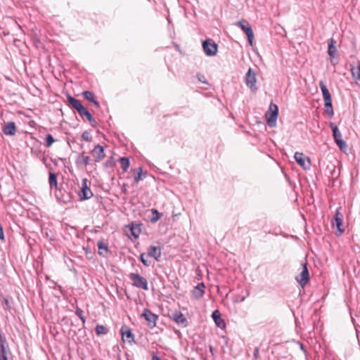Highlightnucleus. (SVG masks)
<instances>
[{
    "instance_id": "aec40b11",
    "label": "nucleus",
    "mask_w": 360,
    "mask_h": 360,
    "mask_svg": "<svg viewBox=\"0 0 360 360\" xmlns=\"http://www.w3.org/2000/svg\"><path fill=\"white\" fill-rule=\"evenodd\" d=\"M319 86L322 92L323 98L324 101H331V95L329 92L326 85L323 81L319 82Z\"/></svg>"
},
{
    "instance_id": "c85d7f7f",
    "label": "nucleus",
    "mask_w": 360,
    "mask_h": 360,
    "mask_svg": "<svg viewBox=\"0 0 360 360\" xmlns=\"http://www.w3.org/2000/svg\"><path fill=\"white\" fill-rule=\"evenodd\" d=\"M120 162L121 164V167L123 169V172H127L130 165L129 159L126 157H122L120 158Z\"/></svg>"
},
{
    "instance_id": "4be33fe9",
    "label": "nucleus",
    "mask_w": 360,
    "mask_h": 360,
    "mask_svg": "<svg viewBox=\"0 0 360 360\" xmlns=\"http://www.w3.org/2000/svg\"><path fill=\"white\" fill-rule=\"evenodd\" d=\"M335 43H336L335 41L333 38H330L328 40V55L330 56V57L331 58H335V53L337 52V49H336V46H335Z\"/></svg>"
},
{
    "instance_id": "39448f33",
    "label": "nucleus",
    "mask_w": 360,
    "mask_h": 360,
    "mask_svg": "<svg viewBox=\"0 0 360 360\" xmlns=\"http://www.w3.org/2000/svg\"><path fill=\"white\" fill-rule=\"evenodd\" d=\"M256 72L253 71L252 68H249L245 77L247 86L249 87L253 92L257 90V86H256Z\"/></svg>"
},
{
    "instance_id": "4c0bfd02",
    "label": "nucleus",
    "mask_w": 360,
    "mask_h": 360,
    "mask_svg": "<svg viewBox=\"0 0 360 360\" xmlns=\"http://www.w3.org/2000/svg\"><path fill=\"white\" fill-rule=\"evenodd\" d=\"M146 254L141 253L140 255V260L143 263V264L146 266H149L150 265V262L148 261L145 259Z\"/></svg>"
},
{
    "instance_id": "6e6552de",
    "label": "nucleus",
    "mask_w": 360,
    "mask_h": 360,
    "mask_svg": "<svg viewBox=\"0 0 360 360\" xmlns=\"http://www.w3.org/2000/svg\"><path fill=\"white\" fill-rule=\"evenodd\" d=\"M331 223L333 227L335 226L337 228L338 230L336 234L338 236L341 235L345 231V229L342 228L343 215L338 210L336 211Z\"/></svg>"
},
{
    "instance_id": "7c9ffc66",
    "label": "nucleus",
    "mask_w": 360,
    "mask_h": 360,
    "mask_svg": "<svg viewBox=\"0 0 360 360\" xmlns=\"http://www.w3.org/2000/svg\"><path fill=\"white\" fill-rule=\"evenodd\" d=\"M130 231L133 236H134L135 238H137L141 233V228L139 224L134 225L131 224L130 227Z\"/></svg>"
},
{
    "instance_id": "a211bd4d",
    "label": "nucleus",
    "mask_w": 360,
    "mask_h": 360,
    "mask_svg": "<svg viewBox=\"0 0 360 360\" xmlns=\"http://www.w3.org/2000/svg\"><path fill=\"white\" fill-rule=\"evenodd\" d=\"M3 132L6 135L13 136L16 132V127L15 124L13 122H7L4 128H3Z\"/></svg>"
},
{
    "instance_id": "f3484780",
    "label": "nucleus",
    "mask_w": 360,
    "mask_h": 360,
    "mask_svg": "<svg viewBox=\"0 0 360 360\" xmlns=\"http://www.w3.org/2000/svg\"><path fill=\"white\" fill-rule=\"evenodd\" d=\"M148 256L153 257L155 260L159 261L161 257V248L158 246H150L148 249Z\"/></svg>"
},
{
    "instance_id": "7ed1b4c3",
    "label": "nucleus",
    "mask_w": 360,
    "mask_h": 360,
    "mask_svg": "<svg viewBox=\"0 0 360 360\" xmlns=\"http://www.w3.org/2000/svg\"><path fill=\"white\" fill-rule=\"evenodd\" d=\"M278 114V108L276 104L271 103L269 110L266 112V122L270 127L276 125V120Z\"/></svg>"
},
{
    "instance_id": "a18cd8bd",
    "label": "nucleus",
    "mask_w": 360,
    "mask_h": 360,
    "mask_svg": "<svg viewBox=\"0 0 360 360\" xmlns=\"http://www.w3.org/2000/svg\"><path fill=\"white\" fill-rule=\"evenodd\" d=\"M151 360H161V359H160V358L158 356H157L155 354H153V356H152Z\"/></svg>"
},
{
    "instance_id": "f8f14e48",
    "label": "nucleus",
    "mask_w": 360,
    "mask_h": 360,
    "mask_svg": "<svg viewBox=\"0 0 360 360\" xmlns=\"http://www.w3.org/2000/svg\"><path fill=\"white\" fill-rule=\"evenodd\" d=\"M122 340L129 343L134 342V335L131 330L127 326H123L120 329Z\"/></svg>"
},
{
    "instance_id": "5701e85b",
    "label": "nucleus",
    "mask_w": 360,
    "mask_h": 360,
    "mask_svg": "<svg viewBox=\"0 0 360 360\" xmlns=\"http://www.w3.org/2000/svg\"><path fill=\"white\" fill-rule=\"evenodd\" d=\"M97 246L98 248V254L101 256L106 257L108 252V245L103 241H98Z\"/></svg>"
},
{
    "instance_id": "b1692460",
    "label": "nucleus",
    "mask_w": 360,
    "mask_h": 360,
    "mask_svg": "<svg viewBox=\"0 0 360 360\" xmlns=\"http://www.w3.org/2000/svg\"><path fill=\"white\" fill-rule=\"evenodd\" d=\"M324 112L330 118L333 117L334 111L332 105V100L324 101Z\"/></svg>"
},
{
    "instance_id": "cd10ccee",
    "label": "nucleus",
    "mask_w": 360,
    "mask_h": 360,
    "mask_svg": "<svg viewBox=\"0 0 360 360\" xmlns=\"http://www.w3.org/2000/svg\"><path fill=\"white\" fill-rule=\"evenodd\" d=\"M90 158L87 155L82 154L78 156L77 159V163L79 165H87L89 164Z\"/></svg>"
},
{
    "instance_id": "c9c22d12",
    "label": "nucleus",
    "mask_w": 360,
    "mask_h": 360,
    "mask_svg": "<svg viewBox=\"0 0 360 360\" xmlns=\"http://www.w3.org/2000/svg\"><path fill=\"white\" fill-rule=\"evenodd\" d=\"M45 141H46L45 145L46 147H50L52 145V143L55 141V140L51 134H47L46 136Z\"/></svg>"
},
{
    "instance_id": "393cba45",
    "label": "nucleus",
    "mask_w": 360,
    "mask_h": 360,
    "mask_svg": "<svg viewBox=\"0 0 360 360\" xmlns=\"http://www.w3.org/2000/svg\"><path fill=\"white\" fill-rule=\"evenodd\" d=\"M131 172H133L135 174L134 181L136 183H138L146 176V174L143 175L142 167L131 169Z\"/></svg>"
},
{
    "instance_id": "a878e982",
    "label": "nucleus",
    "mask_w": 360,
    "mask_h": 360,
    "mask_svg": "<svg viewBox=\"0 0 360 360\" xmlns=\"http://www.w3.org/2000/svg\"><path fill=\"white\" fill-rule=\"evenodd\" d=\"M65 191L59 188L56 192V198L58 202H63L65 204L67 202V200L65 199Z\"/></svg>"
},
{
    "instance_id": "f704fd0d",
    "label": "nucleus",
    "mask_w": 360,
    "mask_h": 360,
    "mask_svg": "<svg viewBox=\"0 0 360 360\" xmlns=\"http://www.w3.org/2000/svg\"><path fill=\"white\" fill-rule=\"evenodd\" d=\"M84 98L90 102H93L95 100L94 94L89 91H86L83 93Z\"/></svg>"
},
{
    "instance_id": "2eb2a0df",
    "label": "nucleus",
    "mask_w": 360,
    "mask_h": 360,
    "mask_svg": "<svg viewBox=\"0 0 360 360\" xmlns=\"http://www.w3.org/2000/svg\"><path fill=\"white\" fill-rule=\"evenodd\" d=\"M96 162H100L105 157L104 148L101 145H96L91 151Z\"/></svg>"
},
{
    "instance_id": "2f4dec72",
    "label": "nucleus",
    "mask_w": 360,
    "mask_h": 360,
    "mask_svg": "<svg viewBox=\"0 0 360 360\" xmlns=\"http://www.w3.org/2000/svg\"><path fill=\"white\" fill-rule=\"evenodd\" d=\"M49 181L50 184V187L52 189L53 187L57 188V176L55 173L50 172Z\"/></svg>"
},
{
    "instance_id": "423d86ee",
    "label": "nucleus",
    "mask_w": 360,
    "mask_h": 360,
    "mask_svg": "<svg viewBox=\"0 0 360 360\" xmlns=\"http://www.w3.org/2000/svg\"><path fill=\"white\" fill-rule=\"evenodd\" d=\"M237 25L245 33L249 44L252 45L254 39V33L249 22L245 20H242L237 22Z\"/></svg>"
},
{
    "instance_id": "f257e3e1",
    "label": "nucleus",
    "mask_w": 360,
    "mask_h": 360,
    "mask_svg": "<svg viewBox=\"0 0 360 360\" xmlns=\"http://www.w3.org/2000/svg\"><path fill=\"white\" fill-rule=\"evenodd\" d=\"M69 104L78 112L82 117H85L93 127L96 126V122L95 119L92 117L90 112L82 104L80 101L69 96Z\"/></svg>"
},
{
    "instance_id": "dca6fc26",
    "label": "nucleus",
    "mask_w": 360,
    "mask_h": 360,
    "mask_svg": "<svg viewBox=\"0 0 360 360\" xmlns=\"http://www.w3.org/2000/svg\"><path fill=\"white\" fill-rule=\"evenodd\" d=\"M205 285L204 283H198L193 290L192 295L196 299H200L205 293Z\"/></svg>"
},
{
    "instance_id": "bb28decb",
    "label": "nucleus",
    "mask_w": 360,
    "mask_h": 360,
    "mask_svg": "<svg viewBox=\"0 0 360 360\" xmlns=\"http://www.w3.org/2000/svg\"><path fill=\"white\" fill-rule=\"evenodd\" d=\"M150 212L151 215L150 216V221L152 223L157 222L162 216V214L159 212L156 209H152Z\"/></svg>"
},
{
    "instance_id": "1a4fd4ad",
    "label": "nucleus",
    "mask_w": 360,
    "mask_h": 360,
    "mask_svg": "<svg viewBox=\"0 0 360 360\" xmlns=\"http://www.w3.org/2000/svg\"><path fill=\"white\" fill-rule=\"evenodd\" d=\"M295 280L302 288L309 282V274L307 264H302V270L299 275L296 276Z\"/></svg>"
},
{
    "instance_id": "a19ab883",
    "label": "nucleus",
    "mask_w": 360,
    "mask_h": 360,
    "mask_svg": "<svg viewBox=\"0 0 360 360\" xmlns=\"http://www.w3.org/2000/svg\"><path fill=\"white\" fill-rule=\"evenodd\" d=\"M259 357V348L258 347H256L254 349L253 353V360H257V359Z\"/></svg>"
},
{
    "instance_id": "9d476101",
    "label": "nucleus",
    "mask_w": 360,
    "mask_h": 360,
    "mask_svg": "<svg viewBox=\"0 0 360 360\" xmlns=\"http://www.w3.org/2000/svg\"><path fill=\"white\" fill-rule=\"evenodd\" d=\"M141 316L146 320L148 322V326L150 328H154L156 326L158 316V315L153 314L150 309H144Z\"/></svg>"
},
{
    "instance_id": "72a5a7b5",
    "label": "nucleus",
    "mask_w": 360,
    "mask_h": 360,
    "mask_svg": "<svg viewBox=\"0 0 360 360\" xmlns=\"http://www.w3.org/2000/svg\"><path fill=\"white\" fill-rule=\"evenodd\" d=\"M83 313H84V311L82 309H78V308L77 309V310L75 311L77 316L79 317V321H80V323H79V325H80L81 326H84V324L85 322V319H84V316H83Z\"/></svg>"
},
{
    "instance_id": "8fccbe9b",
    "label": "nucleus",
    "mask_w": 360,
    "mask_h": 360,
    "mask_svg": "<svg viewBox=\"0 0 360 360\" xmlns=\"http://www.w3.org/2000/svg\"><path fill=\"white\" fill-rule=\"evenodd\" d=\"M244 300H245V297H243V298L241 299V301H244Z\"/></svg>"
},
{
    "instance_id": "c756f323",
    "label": "nucleus",
    "mask_w": 360,
    "mask_h": 360,
    "mask_svg": "<svg viewBox=\"0 0 360 360\" xmlns=\"http://www.w3.org/2000/svg\"><path fill=\"white\" fill-rule=\"evenodd\" d=\"M8 347L6 338L5 335L0 331V350L6 349Z\"/></svg>"
},
{
    "instance_id": "c03bdc74",
    "label": "nucleus",
    "mask_w": 360,
    "mask_h": 360,
    "mask_svg": "<svg viewBox=\"0 0 360 360\" xmlns=\"http://www.w3.org/2000/svg\"><path fill=\"white\" fill-rule=\"evenodd\" d=\"M92 103L94 104V105L96 108H100V104H99L98 101H96V99L92 102Z\"/></svg>"
},
{
    "instance_id": "6ab92c4d",
    "label": "nucleus",
    "mask_w": 360,
    "mask_h": 360,
    "mask_svg": "<svg viewBox=\"0 0 360 360\" xmlns=\"http://www.w3.org/2000/svg\"><path fill=\"white\" fill-rule=\"evenodd\" d=\"M212 317L218 327L221 328H225V322L224 319H221V314L218 310H215L212 312Z\"/></svg>"
},
{
    "instance_id": "58836bf2",
    "label": "nucleus",
    "mask_w": 360,
    "mask_h": 360,
    "mask_svg": "<svg viewBox=\"0 0 360 360\" xmlns=\"http://www.w3.org/2000/svg\"><path fill=\"white\" fill-rule=\"evenodd\" d=\"M82 137L84 140H85L86 141H91V140H92V137H91L90 133L88 132L87 131H85L82 133Z\"/></svg>"
},
{
    "instance_id": "de8ad7c7",
    "label": "nucleus",
    "mask_w": 360,
    "mask_h": 360,
    "mask_svg": "<svg viewBox=\"0 0 360 360\" xmlns=\"http://www.w3.org/2000/svg\"><path fill=\"white\" fill-rule=\"evenodd\" d=\"M209 349H210V352L212 353V354H213V350H214L213 347L210 345Z\"/></svg>"
},
{
    "instance_id": "412c9836",
    "label": "nucleus",
    "mask_w": 360,
    "mask_h": 360,
    "mask_svg": "<svg viewBox=\"0 0 360 360\" xmlns=\"http://www.w3.org/2000/svg\"><path fill=\"white\" fill-rule=\"evenodd\" d=\"M350 65V70L353 78L356 80L360 81V63L357 61L356 64H352Z\"/></svg>"
},
{
    "instance_id": "ea45409f",
    "label": "nucleus",
    "mask_w": 360,
    "mask_h": 360,
    "mask_svg": "<svg viewBox=\"0 0 360 360\" xmlns=\"http://www.w3.org/2000/svg\"><path fill=\"white\" fill-rule=\"evenodd\" d=\"M11 353L9 347H7L6 349L0 350V357L4 356H11Z\"/></svg>"
},
{
    "instance_id": "9b49d317",
    "label": "nucleus",
    "mask_w": 360,
    "mask_h": 360,
    "mask_svg": "<svg viewBox=\"0 0 360 360\" xmlns=\"http://www.w3.org/2000/svg\"><path fill=\"white\" fill-rule=\"evenodd\" d=\"M78 195L81 200L90 199L93 196V193L90 188L87 186L86 179H84L82 180L81 191Z\"/></svg>"
},
{
    "instance_id": "49530a36",
    "label": "nucleus",
    "mask_w": 360,
    "mask_h": 360,
    "mask_svg": "<svg viewBox=\"0 0 360 360\" xmlns=\"http://www.w3.org/2000/svg\"><path fill=\"white\" fill-rule=\"evenodd\" d=\"M0 360H10L9 356H4L0 357Z\"/></svg>"
},
{
    "instance_id": "ddd939ff",
    "label": "nucleus",
    "mask_w": 360,
    "mask_h": 360,
    "mask_svg": "<svg viewBox=\"0 0 360 360\" xmlns=\"http://www.w3.org/2000/svg\"><path fill=\"white\" fill-rule=\"evenodd\" d=\"M294 158L296 162L304 169H309L310 167V160L309 158H307V162L305 160V157L302 153L296 152L295 153Z\"/></svg>"
},
{
    "instance_id": "e433bc0d",
    "label": "nucleus",
    "mask_w": 360,
    "mask_h": 360,
    "mask_svg": "<svg viewBox=\"0 0 360 360\" xmlns=\"http://www.w3.org/2000/svg\"><path fill=\"white\" fill-rule=\"evenodd\" d=\"M115 164L114 158L110 157L106 162H104V167L107 168H112Z\"/></svg>"
},
{
    "instance_id": "473e14b6",
    "label": "nucleus",
    "mask_w": 360,
    "mask_h": 360,
    "mask_svg": "<svg viewBox=\"0 0 360 360\" xmlns=\"http://www.w3.org/2000/svg\"><path fill=\"white\" fill-rule=\"evenodd\" d=\"M95 331L98 335H105L108 333V329L102 325H97L96 326Z\"/></svg>"
},
{
    "instance_id": "0eeeda50",
    "label": "nucleus",
    "mask_w": 360,
    "mask_h": 360,
    "mask_svg": "<svg viewBox=\"0 0 360 360\" xmlns=\"http://www.w3.org/2000/svg\"><path fill=\"white\" fill-rule=\"evenodd\" d=\"M202 48L207 56H213L217 52V44L211 39H206L202 42Z\"/></svg>"
},
{
    "instance_id": "f03ea898",
    "label": "nucleus",
    "mask_w": 360,
    "mask_h": 360,
    "mask_svg": "<svg viewBox=\"0 0 360 360\" xmlns=\"http://www.w3.org/2000/svg\"><path fill=\"white\" fill-rule=\"evenodd\" d=\"M330 127L333 131V136L335 143L342 151H345L347 148L346 142L342 139V134L338 127L333 122L330 123Z\"/></svg>"
},
{
    "instance_id": "37998d69",
    "label": "nucleus",
    "mask_w": 360,
    "mask_h": 360,
    "mask_svg": "<svg viewBox=\"0 0 360 360\" xmlns=\"http://www.w3.org/2000/svg\"><path fill=\"white\" fill-rule=\"evenodd\" d=\"M198 77L199 81H200L203 83H206L205 78L204 75H198Z\"/></svg>"
},
{
    "instance_id": "79ce46f5",
    "label": "nucleus",
    "mask_w": 360,
    "mask_h": 360,
    "mask_svg": "<svg viewBox=\"0 0 360 360\" xmlns=\"http://www.w3.org/2000/svg\"><path fill=\"white\" fill-rule=\"evenodd\" d=\"M0 239L4 240V233L2 226L0 224Z\"/></svg>"
},
{
    "instance_id": "20e7f679",
    "label": "nucleus",
    "mask_w": 360,
    "mask_h": 360,
    "mask_svg": "<svg viewBox=\"0 0 360 360\" xmlns=\"http://www.w3.org/2000/svg\"><path fill=\"white\" fill-rule=\"evenodd\" d=\"M129 276V278L133 281V286L138 288H141L145 290H148V281L146 278L140 276L139 274L135 273H131Z\"/></svg>"
},
{
    "instance_id": "09e8293b",
    "label": "nucleus",
    "mask_w": 360,
    "mask_h": 360,
    "mask_svg": "<svg viewBox=\"0 0 360 360\" xmlns=\"http://www.w3.org/2000/svg\"><path fill=\"white\" fill-rule=\"evenodd\" d=\"M122 191H123L124 193H125V192H126V188H122Z\"/></svg>"
},
{
    "instance_id": "4468645a",
    "label": "nucleus",
    "mask_w": 360,
    "mask_h": 360,
    "mask_svg": "<svg viewBox=\"0 0 360 360\" xmlns=\"http://www.w3.org/2000/svg\"><path fill=\"white\" fill-rule=\"evenodd\" d=\"M172 319L177 324L182 327H186L188 325V321L184 315L180 311H174L172 313Z\"/></svg>"
}]
</instances>
